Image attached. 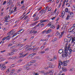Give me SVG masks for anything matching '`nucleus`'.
I'll list each match as a JSON object with an SVG mask.
<instances>
[{
  "instance_id": "5",
  "label": "nucleus",
  "mask_w": 75,
  "mask_h": 75,
  "mask_svg": "<svg viewBox=\"0 0 75 75\" xmlns=\"http://www.w3.org/2000/svg\"><path fill=\"white\" fill-rule=\"evenodd\" d=\"M69 48H70V47H69V46L68 47V46H67V51H68L69 50L70 52L69 53V55H71V54L72 52V49H69Z\"/></svg>"
},
{
  "instance_id": "28",
  "label": "nucleus",
  "mask_w": 75,
  "mask_h": 75,
  "mask_svg": "<svg viewBox=\"0 0 75 75\" xmlns=\"http://www.w3.org/2000/svg\"><path fill=\"white\" fill-rule=\"evenodd\" d=\"M69 15H67V17L66 18V19H69Z\"/></svg>"
},
{
  "instance_id": "31",
  "label": "nucleus",
  "mask_w": 75,
  "mask_h": 75,
  "mask_svg": "<svg viewBox=\"0 0 75 75\" xmlns=\"http://www.w3.org/2000/svg\"><path fill=\"white\" fill-rule=\"evenodd\" d=\"M32 33H33V34H36V33H37V31H35L33 30V31L32 32Z\"/></svg>"
},
{
  "instance_id": "1",
  "label": "nucleus",
  "mask_w": 75,
  "mask_h": 75,
  "mask_svg": "<svg viewBox=\"0 0 75 75\" xmlns=\"http://www.w3.org/2000/svg\"><path fill=\"white\" fill-rule=\"evenodd\" d=\"M64 52L63 53H64V54L65 57H67V55H68L67 52V46L64 47Z\"/></svg>"
},
{
  "instance_id": "9",
  "label": "nucleus",
  "mask_w": 75,
  "mask_h": 75,
  "mask_svg": "<svg viewBox=\"0 0 75 75\" xmlns=\"http://www.w3.org/2000/svg\"><path fill=\"white\" fill-rule=\"evenodd\" d=\"M14 29H13L11 31H10L9 32H8L7 34L8 35H11L12 33H13V32L14 31Z\"/></svg>"
},
{
  "instance_id": "22",
  "label": "nucleus",
  "mask_w": 75,
  "mask_h": 75,
  "mask_svg": "<svg viewBox=\"0 0 75 75\" xmlns=\"http://www.w3.org/2000/svg\"><path fill=\"white\" fill-rule=\"evenodd\" d=\"M8 18H10V16H6L4 17V18H5V19H8Z\"/></svg>"
},
{
  "instance_id": "10",
  "label": "nucleus",
  "mask_w": 75,
  "mask_h": 75,
  "mask_svg": "<svg viewBox=\"0 0 75 75\" xmlns=\"http://www.w3.org/2000/svg\"><path fill=\"white\" fill-rule=\"evenodd\" d=\"M25 14V13H23V15H22L20 17V19H23V18H24V17H25V16H27V14H26L24 16V15Z\"/></svg>"
},
{
  "instance_id": "13",
  "label": "nucleus",
  "mask_w": 75,
  "mask_h": 75,
  "mask_svg": "<svg viewBox=\"0 0 75 75\" xmlns=\"http://www.w3.org/2000/svg\"><path fill=\"white\" fill-rule=\"evenodd\" d=\"M32 48H29V47H27L26 48L25 50L26 51H27V50H28L29 51H30L31 50H32Z\"/></svg>"
},
{
  "instance_id": "43",
  "label": "nucleus",
  "mask_w": 75,
  "mask_h": 75,
  "mask_svg": "<svg viewBox=\"0 0 75 75\" xmlns=\"http://www.w3.org/2000/svg\"><path fill=\"white\" fill-rule=\"evenodd\" d=\"M40 54H44L45 53V51H42L40 52Z\"/></svg>"
},
{
  "instance_id": "48",
  "label": "nucleus",
  "mask_w": 75,
  "mask_h": 75,
  "mask_svg": "<svg viewBox=\"0 0 75 75\" xmlns=\"http://www.w3.org/2000/svg\"><path fill=\"white\" fill-rule=\"evenodd\" d=\"M40 73H44V72H45L44 71H40Z\"/></svg>"
},
{
  "instance_id": "64",
  "label": "nucleus",
  "mask_w": 75,
  "mask_h": 75,
  "mask_svg": "<svg viewBox=\"0 0 75 75\" xmlns=\"http://www.w3.org/2000/svg\"><path fill=\"white\" fill-rule=\"evenodd\" d=\"M3 30H4H4L5 31L6 30V28H3Z\"/></svg>"
},
{
  "instance_id": "24",
  "label": "nucleus",
  "mask_w": 75,
  "mask_h": 75,
  "mask_svg": "<svg viewBox=\"0 0 75 75\" xmlns=\"http://www.w3.org/2000/svg\"><path fill=\"white\" fill-rule=\"evenodd\" d=\"M36 61L35 60H33L31 61V63H32V64H33V63H34Z\"/></svg>"
},
{
  "instance_id": "47",
  "label": "nucleus",
  "mask_w": 75,
  "mask_h": 75,
  "mask_svg": "<svg viewBox=\"0 0 75 75\" xmlns=\"http://www.w3.org/2000/svg\"><path fill=\"white\" fill-rule=\"evenodd\" d=\"M36 15H37V13H35L34 15H33V17H35Z\"/></svg>"
},
{
  "instance_id": "38",
  "label": "nucleus",
  "mask_w": 75,
  "mask_h": 75,
  "mask_svg": "<svg viewBox=\"0 0 75 75\" xmlns=\"http://www.w3.org/2000/svg\"><path fill=\"white\" fill-rule=\"evenodd\" d=\"M38 21L35 22L33 23V24H32L31 25H34V24H36L37 23H38Z\"/></svg>"
},
{
  "instance_id": "32",
  "label": "nucleus",
  "mask_w": 75,
  "mask_h": 75,
  "mask_svg": "<svg viewBox=\"0 0 75 75\" xmlns=\"http://www.w3.org/2000/svg\"><path fill=\"white\" fill-rule=\"evenodd\" d=\"M62 57H63V58H65V54L64 53H63L62 54Z\"/></svg>"
},
{
  "instance_id": "62",
  "label": "nucleus",
  "mask_w": 75,
  "mask_h": 75,
  "mask_svg": "<svg viewBox=\"0 0 75 75\" xmlns=\"http://www.w3.org/2000/svg\"><path fill=\"white\" fill-rule=\"evenodd\" d=\"M41 25H42V27H43V26H44V24H43V23H42V24H41Z\"/></svg>"
},
{
  "instance_id": "41",
  "label": "nucleus",
  "mask_w": 75,
  "mask_h": 75,
  "mask_svg": "<svg viewBox=\"0 0 75 75\" xmlns=\"http://www.w3.org/2000/svg\"><path fill=\"white\" fill-rule=\"evenodd\" d=\"M6 69V67H2V70H4V69Z\"/></svg>"
},
{
  "instance_id": "40",
  "label": "nucleus",
  "mask_w": 75,
  "mask_h": 75,
  "mask_svg": "<svg viewBox=\"0 0 75 75\" xmlns=\"http://www.w3.org/2000/svg\"><path fill=\"white\" fill-rule=\"evenodd\" d=\"M37 51V48H35L33 50V51H34V52H36Z\"/></svg>"
},
{
  "instance_id": "14",
  "label": "nucleus",
  "mask_w": 75,
  "mask_h": 75,
  "mask_svg": "<svg viewBox=\"0 0 75 75\" xmlns=\"http://www.w3.org/2000/svg\"><path fill=\"white\" fill-rule=\"evenodd\" d=\"M74 41H75V37H74V38H73V39H72V41H71V43L72 44V43H73V42L74 43V44H75V42H74Z\"/></svg>"
},
{
  "instance_id": "45",
  "label": "nucleus",
  "mask_w": 75,
  "mask_h": 75,
  "mask_svg": "<svg viewBox=\"0 0 75 75\" xmlns=\"http://www.w3.org/2000/svg\"><path fill=\"white\" fill-rule=\"evenodd\" d=\"M59 28V25H58L57 27V30H58Z\"/></svg>"
},
{
  "instance_id": "55",
  "label": "nucleus",
  "mask_w": 75,
  "mask_h": 75,
  "mask_svg": "<svg viewBox=\"0 0 75 75\" xmlns=\"http://www.w3.org/2000/svg\"><path fill=\"white\" fill-rule=\"evenodd\" d=\"M6 37H5L2 39V40L3 41H4L5 40H6Z\"/></svg>"
},
{
  "instance_id": "54",
  "label": "nucleus",
  "mask_w": 75,
  "mask_h": 75,
  "mask_svg": "<svg viewBox=\"0 0 75 75\" xmlns=\"http://www.w3.org/2000/svg\"><path fill=\"white\" fill-rule=\"evenodd\" d=\"M73 71V68H71L69 70V71Z\"/></svg>"
},
{
  "instance_id": "20",
  "label": "nucleus",
  "mask_w": 75,
  "mask_h": 75,
  "mask_svg": "<svg viewBox=\"0 0 75 75\" xmlns=\"http://www.w3.org/2000/svg\"><path fill=\"white\" fill-rule=\"evenodd\" d=\"M42 14H45V10L44 9H42Z\"/></svg>"
},
{
  "instance_id": "58",
  "label": "nucleus",
  "mask_w": 75,
  "mask_h": 75,
  "mask_svg": "<svg viewBox=\"0 0 75 75\" xmlns=\"http://www.w3.org/2000/svg\"><path fill=\"white\" fill-rule=\"evenodd\" d=\"M67 39H64V42H67Z\"/></svg>"
},
{
  "instance_id": "51",
  "label": "nucleus",
  "mask_w": 75,
  "mask_h": 75,
  "mask_svg": "<svg viewBox=\"0 0 75 75\" xmlns=\"http://www.w3.org/2000/svg\"><path fill=\"white\" fill-rule=\"evenodd\" d=\"M6 1H5L3 3V5H4V4H6Z\"/></svg>"
},
{
  "instance_id": "35",
  "label": "nucleus",
  "mask_w": 75,
  "mask_h": 75,
  "mask_svg": "<svg viewBox=\"0 0 75 75\" xmlns=\"http://www.w3.org/2000/svg\"><path fill=\"white\" fill-rule=\"evenodd\" d=\"M62 14L63 15V16H64V15L65 14V12H64V11L62 12Z\"/></svg>"
},
{
  "instance_id": "60",
  "label": "nucleus",
  "mask_w": 75,
  "mask_h": 75,
  "mask_svg": "<svg viewBox=\"0 0 75 75\" xmlns=\"http://www.w3.org/2000/svg\"><path fill=\"white\" fill-rule=\"evenodd\" d=\"M24 0H23L22 1H21V4H23V3H24Z\"/></svg>"
},
{
  "instance_id": "59",
  "label": "nucleus",
  "mask_w": 75,
  "mask_h": 75,
  "mask_svg": "<svg viewBox=\"0 0 75 75\" xmlns=\"http://www.w3.org/2000/svg\"><path fill=\"white\" fill-rule=\"evenodd\" d=\"M14 7V5H11V7H10V8H12V7Z\"/></svg>"
},
{
  "instance_id": "3",
  "label": "nucleus",
  "mask_w": 75,
  "mask_h": 75,
  "mask_svg": "<svg viewBox=\"0 0 75 75\" xmlns=\"http://www.w3.org/2000/svg\"><path fill=\"white\" fill-rule=\"evenodd\" d=\"M19 54L20 55H21V58H23V57H25V56H26V55H28V53L24 54L23 53H20Z\"/></svg>"
},
{
  "instance_id": "49",
  "label": "nucleus",
  "mask_w": 75,
  "mask_h": 75,
  "mask_svg": "<svg viewBox=\"0 0 75 75\" xmlns=\"http://www.w3.org/2000/svg\"><path fill=\"white\" fill-rule=\"evenodd\" d=\"M13 45L12 44H10L8 45V47H10L11 46V45Z\"/></svg>"
},
{
  "instance_id": "16",
  "label": "nucleus",
  "mask_w": 75,
  "mask_h": 75,
  "mask_svg": "<svg viewBox=\"0 0 75 75\" xmlns=\"http://www.w3.org/2000/svg\"><path fill=\"white\" fill-rule=\"evenodd\" d=\"M6 38L7 40H10V36H8L6 37Z\"/></svg>"
},
{
  "instance_id": "18",
  "label": "nucleus",
  "mask_w": 75,
  "mask_h": 75,
  "mask_svg": "<svg viewBox=\"0 0 75 75\" xmlns=\"http://www.w3.org/2000/svg\"><path fill=\"white\" fill-rule=\"evenodd\" d=\"M57 40H58V39L57 38L55 37L54 39H53L52 40V41L54 42H55V41H56Z\"/></svg>"
},
{
  "instance_id": "23",
  "label": "nucleus",
  "mask_w": 75,
  "mask_h": 75,
  "mask_svg": "<svg viewBox=\"0 0 75 75\" xmlns=\"http://www.w3.org/2000/svg\"><path fill=\"white\" fill-rule=\"evenodd\" d=\"M61 62H59V66L58 67V68H61Z\"/></svg>"
},
{
  "instance_id": "34",
  "label": "nucleus",
  "mask_w": 75,
  "mask_h": 75,
  "mask_svg": "<svg viewBox=\"0 0 75 75\" xmlns=\"http://www.w3.org/2000/svg\"><path fill=\"white\" fill-rule=\"evenodd\" d=\"M32 54V55L33 56H34V55H36V53L33 52Z\"/></svg>"
},
{
  "instance_id": "21",
  "label": "nucleus",
  "mask_w": 75,
  "mask_h": 75,
  "mask_svg": "<svg viewBox=\"0 0 75 75\" xmlns=\"http://www.w3.org/2000/svg\"><path fill=\"white\" fill-rule=\"evenodd\" d=\"M50 26H51V28H53V29H54L55 28V27L53 25H52V24H50Z\"/></svg>"
},
{
  "instance_id": "19",
  "label": "nucleus",
  "mask_w": 75,
  "mask_h": 75,
  "mask_svg": "<svg viewBox=\"0 0 75 75\" xmlns=\"http://www.w3.org/2000/svg\"><path fill=\"white\" fill-rule=\"evenodd\" d=\"M51 32H52V30L49 29L46 32V34H48V33H51Z\"/></svg>"
},
{
  "instance_id": "17",
  "label": "nucleus",
  "mask_w": 75,
  "mask_h": 75,
  "mask_svg": "<svg viewBox=\"0 0 75 75\" xmlns=\"http://www.w3.org/2000/svg\"><path fill=\"white\" fill-rule=\"evenodd\" d=\"M24 44H18L17 45V47H18V46H21V47H23V46H24Z\"/></svg>"
},
{
  "instance_id": "57",
  "label": "nucleus",
  "mask_w": 75,
  "mask_h": 75,
  "mask_svg": "<svg viewBox=\"0 0 75 75\" xmlns=\"http://www.w3.org/2000/svg\"><path fill=\"white\" fill-rule=\"evenodd\" d=\"M68 1H69V0H65L64 1L65 2H66V3H68Z\"/></svg>"
},
{
  "instance_id": "42",
  "label": "nucleus",
  "mask_w": 75,
  "mask_h": 75,
  "mask_svg": "<svg viewBox=\"0 0 75 75\" xmlns=\"http://www.w3.org/2000/svg\"><path fill=\"white\" fill-rule=\"evenodd\" d=\"M74 38V37H73V38L70 39V40L69 41V42H70L71 41V40H72V39H73V38Z\"/></svg>"
},
{
  "instance_id": "2",
  "label": "nucleus",
  "mask_w": 75,
  "mask_h": 75,
  "mask_svg": "<svg viewBox=\"0 0 75 75\" xmlns=\"http://www.w3.org/2000/svg\"><path fill=\"white\" fill-rule=\"evenodd\" d=\"M31 64L32 63L31 62L30 63H28V64L26 65H25L24 66V68H26L27 69H28V67H29V66H30V65H31Z\"/></svg>"
},
{
  "instance_id": "12",
  "label": "nucleus",
  "mask_w": 75,
  "mask_h": 75,
  "mask_svg": "<svg viewBox=\"0 0 75 75\" xmlns=\"http://www.w3.org/2000/svg\"><path fill=\"white\" fill-rule=\"evenodd\" d=\"M62 52H63V50H62V49H60L59 50V54H62Z\"/></svg>"
},
{
  "instance_id": "37",
  "label": "nucleus",
  "mask_w": 75,
  "mask_h": 75,
  "mask_svg": "<svg viewBox=\"0 0 75 75\" xmlns=\"http://www.w3.org/2000/svg\"><path fill=\"white\" fill-rule=\"evenodd\" d=\"M4 65H3L2 64H0V68H3V67H4Z\"/></svg>"
},
{
  "instance_id": "27",
  "label": "nucleus",
  "mask_w": 75,
  "mask_h": 75,
  "mask_svg": "<svg viewBox=\"0 0 75 75\" xmlns=\"http://www.w3.org/2000/svg\"><path fill=\"white\" fill-rule=\"evenodd\" d=\"M17 33H14V35H13V36L12 37V38H13L14 37V36H16L17 35Z\"/></svg>"
},
{
  "instance_id": "50",
  "label": "nucleus",
  "mask_w": 75,
  "mask_h": 75,
  "mask_svg": "<svg viewBox=\"0 0 75 75\" xmlns=\"http://www.w3.org/2000/svg\"><path fill=\"white\" fill-rule=\"evenodd\" d=\"M28 16H25V18H24V19H27V18H28Z\"/></svg>"
},
{
  "instance_id": "8",
  "label": "nucleus",
  "mask_w": 75,
  "mask_h": 75,
  "mask_svg": "<svg viewBox=\"0 0 75 75\" xmlns=\"http://www.w3.org/2000/svg\"><path fill=\"white\" fill-rule=\"evenodd\" d=\"M74 30V29L71 31H69V29L68 30V32H69V33H71V34H75V31H73Z\"/></svg>"
},
{
  "instance_id": "26",
  "label": "nucleus",
  "mask_w": 75,
  "mask_h": 75,
  "mask_svg": "<svg viewBox=\"0 0 75 75\" xmlns=\"http://www.w3.org/2000/svg\"><path fill=\"white\" fill-rule=\"evenodd\" d=\"M65 12H66V13L68 12V9L67 8H65Z\"/></svg>"
},
{
  "instance_id": "56",
  "label": "nucleus",
  "mask_w": 75,
  "mask_h": 75,
  "mask_svg": "<svg viewBox=\"0 0 75 75\" xmlns=\"http://www.w3.org/2000/svg\"><path fill=\"white\" fill-rule=\"evenodd\" d=\"M39 18V17L37 16L34 19H38Z\"/></svg>"
},
{
  "instance_id": "61",
  "label": "nucleus",
  "mask_w": 75,
  "mask_h": 75,
  "mask_svg": "<svg viewBox=\"0 0 75 75\" xmlns=\"http://www.w3.org/2000/svg\"><path fill=\"white\" fill-rule=\"evenodd\" d=\"M13 13L14 12V11H12V12H11H11L9 13V14H11L12 13H13Z\"/></svg>"
},
{
  "instance_id": "39",
  "label": "nucleus",
  "mask_w": 75,
  "mask_h": 75,
  "mask_svg": "<svg viewBox=\"0 0 75 75\" xmlns=\"http://www.w3.org/2000/svg\"><path fill=\"white\" fill-rule=\"evenodd\" d=\"M61 3H60L59 6H58V8H60V7H61Z\"/></svg>"
},
{
  "instance_id": "33",
  "label": "nucleus",
  "mask_w": 75,
  "mask_h": 75,
  "mask_svg": "<svg viewBox=\"0 0 75 75\" xmlns=\"http://www.w3.org/2000/svg\"><path fill=\"white\" fill-rule=\"evenodd\" d=\"M72 36H71L70 37H68V36H67V38H72Z\"/></svg>"
},
{
  "instance_id": "29",
  "label": "nucleus",
  "mask_w": 75,
  "mask_h": 75,
  "mask_svg": "<svg viewBox=\"0 0 75 75\" xmlns=\"http://www.w3.org/2000/svg\"><path fill=\"white\" fill-rule=\"evenodd\" d=\"M44 48H45V46H42L41 47V49H42V50H43L44 49Z\"/></svg>"
},
{
  "instance_id": "7",
  "label": "nucleus",
  "mask_w": 75,
  "mask_h": 75,
  "mask_svg": "<svg viewBox=\"0 0 75 75\" xmlns=\"http://www.w3.org/2000/svg\"><path fill=\"white\" fill-rule=\"evenodd\" d=\"M48 21L45 20H42L40 21V22H41L40 23H39V26H41V23H44V22H46V21Z\"/></svg>"
},
{
  "instance_id": "46",
  "label": "nucleus",
  "mask_w": 75,
  "mask_h": 75,
  "mask_svg": "<svg viewBox=\"0 0 75 75\" xmlns=\"http://www.w3.org/2000/svg\"><path fill=\"white\" fill-rule=\"evenodd\" d=\"M13 50V52H17V49H14Z\"/></svg>"
},
{
  "instance_id": "15",
  "label": "nucleus",
  "mask_w": 75,
  "mask_h": 75,
  "mask_svg": "<svg viewBox=\"0 0 75 75\" xmlns=\"http://www.w3.org/2000/svg\"><path fill=\"white\" fill-rule=\"evenodd\" d=\"M70 15L71 17H72L74 16V13L72 12H70Z\"/></svg>"
},
{
  "instance_id": "36",
  "label": "nucleus",
  "mask_w": 75,
  "mask_h": 75,
  "mask_svg": "<svg viewBox=\"0 0 75 75\" xmlns=\"http://www.w3.org/2000/svg\"><path fill=\"white\" fill-rule=\"evenodd\" d=\"M12 4H13V2H11L9 3V4L8 6H10V5H11V6Z\"/></svg>"
},
{
  "instance_id": "44",
  "label": "nucleus",
  "mask_w": 75,
  "mask_h": 75,
  "mask_svg": "<svg viewBox=\"0 0 75 75\" xmlns=\"http://www.w3.org/2000/svg\"><path fill=\"white\" fill-rule=\"evenodd\" d=\"M52 66H54V65H49V67H50V68H53V67H52Z\"/></svg>"
},
{
  "instance_id": "52",
  "label": "nucleus",
  "mask_w": 75,
  "mask_h": 75,
  "mask_svg": "<svg viewBox=\"0 0 75 75\" xmlns=\"http://www.w3.org/2000/svg\"><path fill=\"white\" fill-rule=\"evenodd\" d=\"M48 8H49L48 6H47V7H46V8H45V11H46V10H48Z\"/></svg>"
},
{
  "instance_id": "6",
  "label": "nucleus",
  "mask_w": 75,
  "mask_h": 75,
  "mask_svg": "<svg viewBox=\"0 0 75 75\" xmlns=\"http://www.w3.org/2000/svg\"><path fill=\"white\" fill-rule=\"evenodd\" d=\"M60 33H59L58 34V35H59V38H61L62 37V35H63L64 34V31H63L61 33V35L60 34Z\"/></svg>"
},
{
  "instance_id": "63",
  "label": "nucleus",
  "mask_w": 75,
  "mask_h": 75,
  "mask_svg": "<svg viewBox=\"0 0 75 75\" xmlns=\"http://www.w3.org/2000/svg\"><path fill=\"white\" fill-rule=\"evenodd\" d=\"M7 63H8V61L5 62H4V64H7Z\"/></svg>"
},
{
  "instance_id": "4",
  "label": "nucleus",
  "mask_w": 75,
  "mask_h": 75,
  "mask_svg": "<svg viewBox=\"0 0 75 75\" xmlns=\"http://www.w3.org/2000/svg\"><path fill=\"white\" fill-rule=\"evenodd\" d=\"M60 62L61 63V65H62V64H63V65H62L63 67H65V66H67V65H68L67 64L65 63V61L63 62Z\"/></svg>"
},
{
  "instance_id": "11",
  "label": "nucleus",
  "mask_w": 75,
  "mask_h": 75,
  "mask_svg": "<svg viewBox=\"0 0 75 75\" xmlns=\"http://www.w3.org/2000/svg\"><path fill=\"white\" fill-rule=\"evenodd\" d=\"M62 71H63V72H67V69L65 68H64L63 67H62Z\"/></svg>"
},
{
  "instance_id": "30",
  "label": "nucleus",
  "mask_w": 75,
  "mask_h": 75,
  "mask_svg": "<svg viewBox=\"0 0 75 75\" xmlns=\"http://www.w3.org/2000/svg\"><path fill=\"white\" fill-rule=\"evenodd\" d=\"M8 20V19H5L4 20V21H5V22H8L9 21H7Z\"/></svg>"
},
{
  "instance_id": "53",
  "label": "nucleus",
  "mask_w": 75,
  "mask_h": 75,
  "mask_svg": "<svg viewBox=\"0 0 75 75\" xmlns=\"http://www.w3.org/2000/svg\"><path fill=\"white\" fill-rule=\"evenodd\" d=\"M49 50V49L48 48H47L45 49V51H48Z\"/></svg>"
},
{
  "instance_id": "25",
  "label": "nucleus",
  "mask_w": 75,
  "mask_h": 75,
  "mask_svg": "<svg viewBox=\"0 0 75 75\" xmlns=\"http://www.w3.org/2000/svg\"><path fill=\"white\" fill-rule=\"evenodd\" d=\"M33 54H32H32H30L29 55V56L28 57H32H32H33Z\"/></svg>"
}]
</instances>
